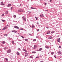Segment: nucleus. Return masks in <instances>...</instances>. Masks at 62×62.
<instances>
[{"mask_svg": "<svg viewBox=\"0 0 62 62\" xmlns=\"http://www.w3.org/2000/svg\"><path fill=\"white\" fill-rule=\"evenodd\" d=\"M22 18H23V21H26V20L25 17H24V16H23L22 17Z\"/></svg>", "mask_w": 62, "mask_h": 62, "instance_id": "1", "label": "nucleus"}, {"mask_svg": "<svg viewBox=\"0 0 62 62\" xmlns=\"http://www.w3.org/2000/svg\"><path fill=\"white\" fill-rule=\"evenodd\" d=\"M18 12H23V10H18Z\"/></svg>", "mask_w": 62, "mask_h": 62, "instance_id": "2", "label": "nucleus"}, {"mask_svg": "<svg viewBox=\"0 0 62 62\" xmlns=\"http://www.w3.org/2000/svg\"><path fill=\"white\" fill-rule=\"evenodd\" d=\"M11 52V50L10 49L8 50L7 51V53H9Z\"/></svg>", "mask_w": 62, "mask_h": 62, "instance_id": "3", "label": "nucleus"}, {"mask_svg": "<svg viewBox=\"0 0 62 62\" xmlns=\"http://www.w3.org/2000/svg\"><path fill=\"white\" fill-rule=\"evenodd\" d=\"M14 28H16V29H19V28L17 26H14Z\"/></svg>", "mask_w": 62, "mask_h": 62, "instance_id": "4", "label": "nucleus"}, {"mask_svg": "<svg viewBox=\"0 0 62 62\" xmlns=\"http://www.w3.org/2000/svg\"><path fill=\"white\" fill-rule=\"evenodd\" d=\"M37 47V46L36 45H34V46L33 49H36Z\"/></svg>", "mask_w": 62, "mask_h": 62, "instance_id": "5", "label": "nucleus"}, {"mask_svg": "<svg viewBox=\"0 0 62 62\" xmlns=\"http://www.w3.org/2000/svg\"><path fill=\"white\" fill-rule=\"evenodd\" d=\"M8 28L7 27H5L4 28L2 29V30H5V29H7Z\"/></svg>", "mask_w": 62, "mask_h": 62, "instance_id": "6", "label": "nucleus"}, {"mask_svg": "<svg viewBox=\"0 0 62 62\" xmlns=\"http://www.w3.org/2000/svg\"><path fill=\"white\" fill-rule=\"evenodd\" d=\"M1 5L2 6H5V4H4L3 2H2L1 3Z\"/></svg>", "mask_w": 62, "mask_h": 62, "instance_id": "7", "label": "nucleus"}, {"mask_svg": "<svg viewBox=\"0 0 62 62\" xmlns=\"http://www.w3.org/2000/svg\"><path fill=\"white\" fill-rule=\"evenodd\" d=\"M12 32H14V33H17V31H11Z\"/></svg>", "mask_w": 62, "mask_h": 62, "instance_id": "8", "label": "nucleus"}, {"mask_svg": "<svg viewBox=\"0 0 62 62\" xmlns=\"http://www.w3.org/2000/svg\"><path fill=\"white\" fill-rule=\"evenodd\" d=\"M60 38H59L57 39V41L59 42H60Z\"/></svg>", "mask_w": 62, "mask_h": 62, "instance_id": "9", "label": "nucleus"}, {"mask_svg": "<svg viewBox=\"0 0 62 62\" xmlns=\"http://www.w3.org/2000/svg\"><path fill=\"white\" fill-rule=\"evenodd\" d=\"M45 47L46 49H49V47L47 46H45Z\"/></svg>", "mask_w": 62, "mask_h": 62, "instance_id": "10", "label": "nucleus"}, {"mask_svg": "<svg viewBox=\"0 0 62 62\" xmlns=\"http://www.w3.org/2000/svg\"><path fill=\"white\" fill-rule=\"evenodd\" d=\"M42 48H40L39 49V50H38L37 51H40L41 50H42Z\"/></svg>", "mask_w": 62, "mask_h": 62, "instance_id": "11", "label": "nucleus"}, {"mask_svg": "<svg viewBox=\"0 0 62 62\" xmlns=\"http://www.w3.org/2000/svg\"><path fill=\"white\" fill-rule=\"evenodd\" d=\"M11 6V4H8V5L7 6V7H10Z\"/></svg>", "mask_w": 62, "mask_h": 62, "instance_id": "12", "label": "nucleus"}, {"mask_svg": "<svg viewBox=\"0 0 62 62\" xmlns=\"http://www.w3.org/2000/svg\"><path fill=\"white\" fill-rule=\"evenodd\" d=\"M32 28H34V27H35V26L34 24H32Z\"/></svg>", "mask_w": 62, "mask_h": 62, "instance_id": "13", "label": "nucleus"}, {"mask_svg": "<svg viewBox=\"0 0 62 62\" xmlns=\"http://www.w3.org/2000/svg\"><path fill=\"white\" fill-rule=\"evenodd\" d=\"M57 53L58 54H61V52L60 51L58 52Z\"/></svg>", "mask_w": 62, "mask_h": 62, "instance_id": "14", "label": "nucleus"}, {"mask_svg": "<svg viewBox=\"0 0 62 62\" xmlns=\"http://www.w3.org/2000/svg\"><path fill=\"white\" fill-rule=\"evenodd\" d=\"M16 54L17 55H20V53L19 52L16 53Z\"/></svg>", "mask_w": 62, "mask_h": 62, "instance_id": "15", "label": "nucleus"}, {"mask_svg": "<svg viewBox=\"0 0 62 62\" xmlns=\"http://www.w3.org/2000/svg\"><path fill=\"white\" fill-rule=\"evenodd\" d=\"M52 38V36H50L49 38L48 39H51Z\"/></svg>", "mask_w": 62, "mask_h": 62, "instance_id": "16", "label": "nucleus"}, {"mask_svg": "<svg viewBox=\"0 0 62 62\" xmlns=\"http://www.w3.org/2000/svg\"><path fill=\"white\" fill-rule=\"evenodd\" d=\"M40 16L41 17H43V14H42L41 15H40Z\"/></svg>", "mask_w": 62, "mask_h": 62, "instance_id": "17", "label": "nucleus"}, {"mask_svg": "<svg viewBox=\"0 0 62 62\" xmlns=\"http://www.w3.org/2000/svg\"><path fill=\"white\" fill-rule=\"evenodd\" d=\"M27 56V54H25V57H26V56Z\"/></svg>", "mask_w": 62, "mask_h": 62, "instance_id": "18", "label": "nucleus"}, {"mask_svg": "<svg viewBox=\"0 0 62 62\" xmlns=\"http://www.w3.org/2000/svg\"><path fill=\"white\" fill-rule=\"evenodd\" d=\"M1 43H2L3 44H5V41H3V42H2Z\"/></svg>", "mask_w": 62, "mask_h": 62, "instance_id": "19", "label": "nucleus"}, {"mask_svg": "<svg viewBox=\"0 0 62 62\" xmlns=\"http://www.w3.org/2000/svg\"><path fill=\"white\" fill-rule=\"evenodd\" d=\"M20 30H23V28H21L20 29Z\"/></svg>", "mask_w": 62, "mask_h": 62, "instance_id": "20", "label": "nucleus"}, {"mask_svg": "<svg viewBox=\"0 0 62 62\" xmlns=\"http://www.w3.org/2000/svg\"><path fill=\"white\" fill-rule=\"evenodd\" d=\"M36 52L35 51L33 52L32 53V54H36Z\"/></svg>", "mask_w": 62, "mask_h": 62, "instance_id": "21", "label": "nucleus"}, {"mask_svg": "<svg viewBox=\"0 0 62 62\" xmlns=\"http://www.w3.org/2000/svg\"><path fill=\"white\" fill-rule=\"evenodd\" d=\"M54 54V52H52L51 53V54H52V55H53Z\"/></svg>", "mask_w": 62, "mask_h": 62, "instance_id": "22", "label": "nucleus"}, {"mask_svg": "<svg viewBox=\"0 0 62 62\" xmlns=\"http://www.w3.org/2000/svg\"><path fill=\"white\" fill-rule=\"evenodd\" d=\"M6 14H8V11H6V12H5Z\"/></svg>", "mask_w": 62, "mask_h": 62, "instance_id": "23", "label": "nucleus"}, {"mask_svg": "<svg viewBox=\"0 0 62 62\" xmlns=\"http://www.w3.org/2000/svg\"><path fill=\"white\" fill-rule=\"evenodd\" d=\"M4 50H7V48L6 47H5V48H4Z\"/></svg>", "mask_w": 62, "mask_h": 62, "instance_id": "24", "label": "nucleus"}, {"mask_svg": "<svg viewBox=\"0 0 62 62\" xmlns=\"http://www.w3.org/2000/svg\"><path fill=\"white\" fill-rule=\"evenodd\" d=\"M31 9H36L35 8H32V7H31Z\"/></svg>", "mask_w": 62, "mask_h": 62, "instance_id": "25", "label": "nucleus"}, {"mask_svg": "<svg viewBox=\"0 0 62 62\" xmlns=\"http://www.w3.org/2000/svg\"><path fill=\"white\" fill-rule=\"evenodd\" d=\"M33 41H36V39H34L33 40Z\"/></svg>", "mask_w": 62, "mask_h": 62, "instance_id": "26", "label": "nucleus"}, {"mask_svg": "<svg viewBox=\"0 0 62 62\" xmlns=\"http://www.w3.org/2000/svg\"><path fill=\"white\" fill-rule=\"evenodd\" d=\"M19 5H17V6H18V7H20V6H21V4H19Z\"/></svg>", "mask_w": 62, "mask_h": 62, "instance_id": "27", "label": "nucleus"}, {"mask_svg": "<svg viewBox=\"0 0 62 62\" xmlns=\"http://www.w3.org/2000/svg\"><path fill=\"white\" fill-rule=\"evenodd\" d=\"M16 17V15H15L14 16V18H15Z\"/></svg>", "mask_w": 62, "mask_h": 62, "instance_id": "28", "label": "nucleus"}, {"mask_svg": "<svg viewBox=\"0 0 62 62\" xmlns=\"http://www.w3.org/2000/svg\"><path fill=\"white\" fill-rule=\"evenodd\" d=\"M25 41H28V39H25Z\"/></svg>", "mask_w": 62, "mask_h": 62, "instance_id": "29", "label": "nucleus"}, {"mask_svg": "<svg viewBox=\"0 0 62 62\" xmlns=\"http://www.w3.org/2000/svg\"><path fill=\"white\" fill-rule=\"evenodd\" d=\"M29 57V58H33V57L31 56H30V57Z\"/></svg>", "mask_w": 62, "mask_h": 62, "instance_id": "30", "label": "nucleus"}, {"mask_svg": "<svg viewBox=\"0 0 62 62\" xmlns=\"http://www.w3.org/2000/svg\"><path fill=\"white\" fill-rule=\"evenodd\" d=\"M49 33H47L46 34H50V32H51V31H49Z\"/></svg>", "mask_w": 62, "mask_h": 62, "instance_id": "31", "label": "nucleus"}, {"mask_svg": "<svg viewBox=\"0 0 62 62\" xmlns=\"http://www.w3.org/2000/svg\"><path fill=\"white\" fill-rule=\"evenodd\" d=\"M39 57H40L37 56L35 58H39Z\"/></svg>", "mask_w": 62, "mask_h": 62, "instance_id": "32", "label": "nucleus"}, {"mask_svg": "<svg viewBox=\"0 0 62 62\" xmlns=\"http://www.w3.org/2000/svg\"><path fill=\"white\" fill-rule=\"evenodd\" d=\"M23 51H25V52H27V51H26V50L25 49H23Z\"/></svg>", "mask_w": 62, "mask_h": 62, "instance_id": "33", "label": "nucleus"}, {"mask_svg": "<svg viewBox=\"0 0 62 62\" xmlns=\"http://www.w3.org/2000/svg\"><path fill=\"white\" fill-rule=\"evenodd\" d=\"M2 21L3 22H5V20H2Z\"/></svg>", "mask_w": 62, "mask_h": 62, "instance_id": "34", "label": "nucleus"}, {"mask_svg": "<svg viewBox=\"0 0 62 62\" xmlns=\"http://www.w3.org/2000/svg\"><path fill=\"white\" fill-rule=\"evenodd\" d=\"M5 59L6 61H8V59L7 58H5Z\"/></svg>", "mask_w": 62, "mask_h": 62, "instance_id": "35", "label": "nucleus"}, {"mask_svg": "<svg viewBox=\"0 0 62 62\" xmlns=\"http://www.w3.org/2000/svg\"><path fill=\"white\" fill-rule=\"evenodd\" d=\"M21 37H22V38L23 39H24V37H23V36H21Z\"/></svg>", "mask_w": 62, "mask_h": 62, "instance_id": "36", "label": "nucleus"}, {"mask_svg": "<svg viewBox=\"0 0 62 62\" xmlns=\"http://www.w3.org/2000/svg\"><path fill=\"white\" fill-rule=\"evenodd\" d=\"M35 18H36V20H38V18H37V17H35Z\"/></svg>", "mask_w": 62, "mask_h": 62, "instance_id": "37", "label": "nucleus"}, {"mask_svg": "<svg viewBox=\"0 0 62 62\" xmlns=\"http://www.w3.org/2000/svg\"><path fill=\"white\" fill-rule=\"evenodd\" d=\"M12 44H14V41H12Z\"/></svg>", "mask_w": 62, "mask_h": 62, "instance_id": "38", "label": "nucleus"}, {"mask_svg": "<svg viewBox=\"0 0 62 62\" xmlns=\"http://www.w3.org/2000/svg\"><path fill=\"white\" fill-rule=\"evenodd\" d=\"M54 31H52L51 32V34H53V33H54Z\"/></svg>", "mask_w": 62, "mask_h": 62, "instance_id": "39", "label": "nucleus"}, {"mask_svg": "<svg viewBox=\"0 0 62 62\" xmlns=\"http://www.w3.org/2000/svg\"><path fill=\"white\" fill-rule=\"evenodd\" d=\"M13 7H12L11 8V9H10L11 10H12V9H13Z\"/></svg>", "mask_w": 62, "mask_h": 62, "instance_id": "40", "label": "nucleus"}, {"mask_svg": "<svg viewBox=\"0 0 62 62\" xmlns=\"http://www.w3.org/2000/svg\"><path fill=\"white\" fill-rule=\"evenodd\" d=\"M59 48H61V46H60L59 47Z\"/></svg>", "mask_w": 62, "mask_h": 62, "instance_id": "41", "label": "nucleus"}, {"mask_svg": "<svg viewBox=\"0 0 62 62\" xmlns=\"http://www.w3.org/2000/svg\"><path fill=\"white\" fill-rule=\"evenodd\" d=\"M13 22H17V21H15L14 20L13 21Z\"/></svg>", "mask_w": 62, "mask_h": 62, "instance_id": "42", "label": "nucleus"}, {"mask_svg": "<svg viewBox=\"0 0 62 62\" xmlns=\"http://www.w3.org/2000/svg\"><path fill=\"white\" fill-rule=\"evenodd\" d=\"M54 56L55 57V58H56V56H55L54 55Z\"/></svg>", "mask_w": 62, "mask_h": 62, "instance_id": "43", "label": "nucleus"}, {"mask_svg": "<svg viewBox=\"0 0 62 62\" xmlns=\"http://www.w3.org/2000/svg\"><path fill=\"white\" fill-rule=\"evenodd\" d=\"M4 16V14H3L1 16Z\"/></svg>", "mask_w": 62, "mask_h": 62, "instance_id": "44", "label": "nucleus"}, {"mask_svg": "<svg viewBox=\"0 0 62 62\" xmlns=\"http://www.w3.org/2000/svg\"><path fill=\"white\" fill-rule=\"evenodd\" d=\"M4 36H8V34H5V35H4Z\"/></svg>", "mask_w": 62, "mask_h": 62, "instance_id": "45", "label": "nucleus"}, {"mask_svg": "<svg viewBox=\"0 0 62 62\" xmlns=\"http://www.w3.org/2000/svg\"><path fill=\"white\" fill-rule=\"evenodd\" d=\"M18 50H21V49H20V48H18Z\"/></svg>", "mask_w": 62, "mask_h": 62, "instance_id": "46", "label": "nucleus"}, {"mask_svg": "<svg viewBox=\"0 0 62 62\" xmlns=\"http://www.w3.org/2000/svg\"><path fill=\"white\" fill-rule=\"evenodd\" d=\"M43 61H41L40 62H43Z\"/></svg>", "mask_w": 62, "mask_h": 62, "instance_id": "47", "label": "nucleus"}, {"mask_svg": "<svg viewBox=\"0 0 62 62\" xmlns=\"http://www.w3.org/2000/svg\"><path fill=\"white\" fill-rule=\"evenodd\" d=\"M45 5H46V4H47V3H45Z\"/></svg>", "mask_w": 62, "mask_h": 62, "instance_id": "48", "label": "nucleus"}, {"mask_svg": "<svg viewBox=\"0 0 62 62\" xmlns=\"http://www.w3.org/2000/svg\"><path fill=\"white\" fill-rule=\"evenodd\" d=\"M39 31V29H38V30L37 31V32H38V31Z\"/></svg>", "mask_w": 62, "mask_h": 62, "instance_id": "49", "label": "nucleus"}, {"mask_svg": "<svg viewBox=\"0 0 62 62\" xmlns=\"http://www.w3.org/2000/svg\"><path fill=\"white\" fill-rule=\"evenodd\" d=\"M40 57H42V56H41L40 55Z\"/></svg>", "mask_w": 62, "mask_h": 62, "instance_id": "50", "label": "nucleus"}, {"mask_svg": "<svg viewBox=\"0 0 62 62\" xmlns=\"http://www.w3.org/2000/svg\"><path fill=\"white\" fill-rule=\"evenodd\" d=\"M50 2H51V1H52V0H50Z\"/></svg>", "mask_w": 62, "mask_h": 62, "instance_id": "51", "label": "nucleus"}, {"mask_svg": "<svg viewBox=\"0 0 62 62\" xmlns=\"http://www.w3.org/2000/svg\"><path fill=\"white\" fill-rule=\"evenodd\" d=\"M46 28H47V29H48V28H49V27H46Z\"/></svg>", "mask_w": 62, "mask_h": 62, "instance_id": "52", "label": "nucleus"}, {"mask_svg": "<svg viewBox=\"0 0 62 62\" xmlns=\"http://www.w3.org/2000/svg\"><path fill=\"white\" fill-rule=\"evenodd\" d=\"M30 12L27 11V12Z\"/></svg>", "mask_w": 62, "mask_h": 62, "instance_id": "53", "label": "nucleus"}, {"mask_svg": "<svg viewBox=\"0 0 62 62\" xmlns=\"http://www.w3.org/2000/svg\"><path fill=\"white\" fill-rule=\"evenodd\" d=\"M8 61H5V62H8Z\"/></svg>", "mask_w": 62, "mask_h": 62, "instance_id": "54", "label": "nucleus"}, {"mask_svg": "<svg viewBox=\"0 0 62 62\" xmlns=\"http://www.w3.org/2000/svg\"><path fill=\"white\" fill-rule=\"evenodd\" d=\"M37 23H38V24H39V23H38L37 22Z\"/></svg>", "mask_w": 62, "mask_h": 62, "instance_id": "55", "label": "nucleus"}, {"mask_svg": "<svg viewBox=\"0 0 62 62\" xmlns=\"http://www.w3.org/2000/svg\"><path fill=\"white\" fill-rule=\"evenodd\" d=\"M7 26H8V25H7Z\"/></svg>", "mask_w": 62, "mask_h": 62, "instance_id": "56", "label": "nucleus"}, {"mask_svg": "<svg viewBox=\"0 0 62 62\" xmlns=\"http://www.w3.org/2000/svg\"><path fill=\"white\" fill-rule=\"evenodd\" d=\"M36 38H38V36H37V37H36Z\"/></svg>", "mask_w": 62, "mask_h": 62, "instance_id": "57", "label": "nucleus"}, {"mask_svg": "<svg viewBox=\"0 0 62 62\" xmlns=\"http://www.w3.org/2000/svg\"><path fill=\"white\" fill-rule=\"evenodd\" d=\"M59 36H60L59 35V36H58V37H59Z\"/></svg>", "mask_w": 62, "mask_h": 62, "instance_id": "58", "label": "nucleus"}, {"mask_svg": "<svg viewBox=\"0 0 62 62\" xmlns=\"http://www.w3.org/2000/svg\"><path fill=\"white\" fill-rule=\"evenodd\" d=\"M1 29H0V30H1Z\"/></svg>", "mask_w": 62, "mask_h": 62, "instance_id": "59", "label": "nucleus"}, {"mask_svg": "<svg viewBox=\"0 0 62 62\" xmlns=\"http://www.w3.org/2000/svg\"><path fill=\"white\" fill-rule=\"evenodd\" d=\"M29 35H30V34H29Z\"/></svg>", "mask_w": 62, "mask_h": 62, "instance_id": "60", "label": "nucleus"}, {"mask_svg": "<svg viewBox=\"0 0 62 62\" xmlns=\"http://www.w3.org/2000/svg\"><path fill=\"white\" fill-rule=\"evenodd\" d=\"M1 46H2V45H1Z\"/></svg>", "mask_w": 62, "mask_h": 62, "instance_id": "61", "label": "nucleus"}, {"mask_svg": "<svg viewBox=\"0 0 62 62\" xmlns=\"http://www.w3.org/2000/svg\"><path fill=\"white\" fill-rule=\"evenodd\" d=\"M25 31H26V30H25Z\"/></svg>", "mask_w": 62, "mask_h": 62, "instance_id": "62", "label": "nucleus"}]
</instances>
